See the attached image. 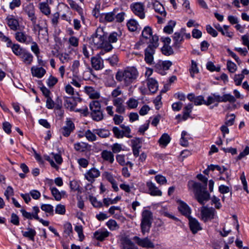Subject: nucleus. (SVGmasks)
<instances>
[{"label": "nucleus", "instance_id": "nucleus-1", "mask_svg": "<svg viewBox=\"0 0 249 249\" xmlns=\"http://www.w3.org/2000/svg\"><path fill=\"white\" fill-rule=\"evenodd\" d=\"M139 76V72L134 67H127L124 70L118 71L116 74V80L123 82L126 86L135 82Z\"/></svg>", "mask_w": 249, "mask_h": 249}, {"label": "nucleus", "instance_id": "nucleus-2", "mask_svg": "<svg viewBox=\"0 0 249 249\" xmlns=\"http://www.w3.org/2000/svg\"><path fill=\"white\" fill-rule=\"evenodd\" d=\"M192 186L195 198L200 204L204 205L210 198V195L206 190L207 187L198 182H194Z\"/></svg>", "mask_w": 249, "mask_h": 249}, {"label": "nucleus", "instance_id": "nucleus-3", "mask_svg": "<svg viewBox=\"0 0 249 249\" xmlns=\"http://www.w3.org/2000/svg\"><path fill=\"white\" fill-rule=\"evenodd\" d=\"M159 37L155 35L149 41V44L144 50V61L149 64L152 65L154 61V55L156 49L159 46Z\"/></svg>", "mask_w": 249, "mask_h": 249}, {"label": "nucleus", "instance_id": "nucleus-4", "mask_svg": "<svg viewBox=\"0 0 249 249\" xmlns=\"http://www.w3.org/2000/svg\"><path fill=\"white\" fill-rule=\"evenodd\" d=\"M33 212L32 213L27 212L24 209L20 210L22 216L28 219L32 220L35 219L40 223H41L44 226H48L49 224V222L48 221L44 220L42 218H40L38 215V213H39L40 210L37 206H34L33 207Z\"/></svg>", "mask_w": 249, "mask_h": 249}, {"label": "nucleus", "instance_id": "nucleus-5", "mask_svg": "<svg viewBox=\"0 0 249 249\" xmlns=\"http://www.w3.org/2000/svg\"><path fill=\"white\" fill-rule=\"evenodd\" d=\"M107 35L105 34L103 29L101 28H98L96 33L92 36L91 44H93L94 47L99 48L102 47L103 42L107 39Z\"/></svg>", "mask_w": 249, "mask_h": 249}, {"label": "nucleus", "instance_id": "nucleus-6", "mask_svg": "<svg viewBox=\"0 0 249 249\" xmlns=\"http://www.w3.org/2000/svg\"><path fill=\"white\" fill-rule=\"evenodd\" d=\"M120 127L122 128V130L116 126L113 127L112 131L115 137L118 139L123 138L124 137L128 138L132 137V136L130 135L131 129L129 126L122 124L120 125Z\"/></svg>", "mask_w": 249, "mask_h": 249}, {"label": "nucleus", "instance_id": "nucleus-7", "mask_svg": "<svg viewBox=\"0 0 249 249\" xmlns=\"http://www.w3.org/2000/svg\"><path fill=\"white\" fill-rule=\"evenodd\" d=\"M172 65L170 61H161L159 60L155 63L154 66V69L155 71L161 74H165V71L168 70Z\"/></svg>", "mask_w": 249, "mask_h": 249}, {"label": "nucleus", "instance_id": "nucleus-8", "mask_svg": "<svg viewBox=\"0 0 249 249\" xmlns=\"http://www.w3.org/2000/svg\"><path fill=\"white\" fill-rule=\"evenodd\" d=\"M74 129L75 125L71 119L67 118L65 125L60 129V131L63 136L68 137L73 131Z\"/></svg>", "mask_w": 249, "mask_h": 249}, {"label": "nucleus", "instance_id": "nucleus-9", "mask_svg": "<svg viewBox=\"0 0 249 249\" xmlns=\"http://www.w3.org/2000/svg\"><path fill=\"white\" fill-rule=\"evenodd\" d=\"M191 213V209L188 206V214ZM189 221L190 229L193 234L196 233L199 231L202 230L200 223L196 218L189 217L188 215Z\"/></svg>", "mask_w": 249, "mask_h": 249}, {"label": "nucleus", "instance_id": "nucleus-10", "mask_svg": "<svg viewBox=\"0 0 249 249\" xmlns=\"http://www.w3.org/2000/svg\"><path fill=\"white\" fill-rule=\"evenodd\" d=\"M15 37L18 42L27 45L31 44L33 41L32 36L28 35L23 31H17L15 34Z\"/></svg>", "mask_w": 249, "mask_h": 249}, {"label": "nucleus", "instance_id": "nucleus-11", "mask_svg": "<svg viewBox=\"0 0 249 249\" xmlns=\"http://www.w3.org/2000/svg\"><path fill=\"white\" fill-rule=\"evenodd\" d=\"M133 240L139 246L142 248L152 249L155 248L154 244L148 237L141 238L135 236L133 237Z\"/></svg>", "mask_w": 249, "mask_h": 249}, {"label": "nucleus", "instance_id": "nucleus-12", "mask_svg": "<svg viewBox=\"0 0 249 249\" xmlns=\"http://www.w3.org/2000/svg\"><path fill=\"white\" fill-rule=\"evenodd\" d=\"M113 106L115 107V111L120 114H124L125 107L124 105V100L122 98H116L112 100Z\"/></svg>", "mask_w": 249, "mask_h": 249}, {"label": "nucleus", "instance_id": "nucleus-13", "mask_svg": "<svg viewBox=\"0 0 249 249\" xmlns=\"http://www.w3.org/2000/svg\"><path fill=\"white\" fill-rule=\"evenodd\" d=\"M24 11L28 15L29 19L31 21L33 25H35L36 22L37 18L35 15V8L33 3L28 4L24 8Z\"/></svg>", "mask_w": 249, "mask_h": 249}, {"label": "nucleus", "instance_id": "nucleus-14", "mask_svg": "<svg viewBox=\"0 0 249 249\" xmlns=\"http://www.w3.org/2000/svg\"><path fill=\"white\" fill-rule=\"evenodd\" d=\"M130 8L133 12L141 19L144 18L145 14L144 13V6L140 2H136L131 5Z\"/></svg>", "mask_w": 249, "mask_h": 249}, {"label": "nucleus", "instance_id": "nucleus-15", "mask_svg": "<svg viewBox=\"0 0 249 249\" xmlns=\"http://www.w3.org/2000/svg\"><path fill=\"white\" fill-rule=\"evenodd\" d=\"M6 23L10 29L16 31L19 29V24L18 20L13 15H8L5 18Z\"/></svg>", "mask_w": 249, "mask_h": 249}, {"label": "nucleus", "instance_id": "nucleus-16", "mask_svg": "<svg viewBox=\"0 0 249 249\" xmlns=\"http://www.w3.org/2000/svg\"><path fill=\"white\" fill-rule=\"evenodd\" d=\"M100 175L99 170L94 167L88 170L85 174V178L90 183L94 181L95 178L99 177Z\"/></svg>", "mask_w": 249, "mask_h": 249}, {"label": "nucleus", "instance_id": "nucleus-17", "mask_svg": "<svg viewBox=\"0 0 249 249\" xmlns=\"http://www.w3.org/2000/svg\"><path fill=\"white\" fill-rule=\"evenodd\" d=\"M215 210L213 208H208L203 207L201 211L202 218L204 221H206L209 219H212L214 218Z\"/></svg>", "mask_w": 249, "mask_h": 249}, {"label": "nucleus", "instance_id": "nucleus-18", "mask_svg": "<svg viewBox=\"0 0 249 249\" xmlns=\"http://www.w3.org/2000/svg\"><path fill=\"white\" fill-rule=\"evenodd\" d=\"M91 64L92 67L96 71L104 68L103 60L99 55H96L91 58Z\"/></svg>", "mask_w": 249, "mask_h": 249}, {"label": "nucleus", "instance_id": "nucleus-19", "mask_svg": "<svg viewBox=\"0 0 249 249\" xmlns=\"http://www.w3.org/2000/svg\"><path fill=\"white\" fill-rule=\"evenodd\" d=\"M146 186L148 189L149 193L152 196H161L162 193L156 186L155 184L152 181H148L146 182Z\"/></svg>", "mask_w": 249, "mask_h": 249}, {"label": "nucleus", "instance_id": "nucleus-20", "mask_svg": "<svg viewBox=\"0 0 249 249\" xmlns=\"http://www.w3.org/2000/svg\"><path fill=\"white\" fill-rule=\"evenodd\" d=\"M80 99L78 97H75L74 98L66 97L65 100L64 106L67 108L71 111H73L77 105L76 100H80Z\"/></svg>", "mask_w": 249, "mask_h": 249}, {"label": "nucleus", "instance_id": "nucleus-21", "mask_svg": "<svg viewBox=\"0 0 249 249\" xmlns=\"http://www.w3.org/2000/svg\"><path fill=\"white\" fill-rule=\"evenodd\" d=\"M153 8L155 11L160 14L161 17L165 18L166 16V12L163 5L158 1H155L152 2Z\"/></svg>", "mask_w": 249, "mask_h": 249}, {"label": "nucleus", "instance_id": "nucleus-22", "mask_svg": "<svg viewBox=\"0 0 249 249\" xmlns=\"http://www.w3.org/2000/svg\"><path fill=\"white\" fill-rule=\"evenodd\" d=\"M7 47L10 48L14 54L19 57L26 50L21 47L20 45L16 43H13L12 41L11 42V44L9 45Z\"/></svg>", "mask_w": 249, "mask_h": 249}, {"label": "nucleus", "instance_id": "nucleus-23", "mask_svg": "<svg viewBox=\"0 0 249 249\" xmlns=\"http://www.w3.org/2000/svg\"><path fill=\"white\" fill-rule=\"evenodd\" d=\"M19 58L25 65H30L33 62L34 57L32 53L25 50Z\"/></svg>", "mask_w": 249, "mask_h": 249}, {"label": "nucleus", "instance_id": "nucleus-24", "mask_svg": "<svg viewBox=\"0 0 249 249\" xmlns=\"http://www.w3.org/2000/svg\"><path fill=\"white\" fill-rule=\"evenodd\" d=\"M121 241L123 249H138L134 243L126 237H123Z\"/></svg>", "mask_w": 249, "mask_h": 249}, {"label": "nucleus", "instance_id": "nucleus-25", "mask_svg": "<svg viewBox=\"0 0 249 249\" xmlns=\"http://www.w3.org/2000/svg\"><path fill=\"white\" fill-rule=\"evenodd\" d=\"M101 155L104 160L107 161L110 163H112L114 161V156L112 152L104 150L101 152Z\"/></svg>", "mask_w": 249, "mask_h": 249}, {"label": "nucleus", "instance_id": "nucleus-26", "mask_svg": "<svg viewBox=\"0 0 249 249\" xmlns=\"http://www.w3.org/2000/svg\"><path fill=\"white\" fill-rule=\"evenodd\" d=\"M176 201L178 205V212L183 215L187 217V204L181 199L176 198Z\"/></svg>", "mask_w": 249, "mask_h": 249}, {"label": "nucleus", "instance_id": "nucleus-27", "mask_svg": "<svg viewBox=\"0 0 249 249\" xmlns=\"http://www.w3.org/2000/svg\"><path fill=\"white\" fill-rule=\"evenodd\" d=\"M188 100L193 102L194 104L196 106L204 104V102L206 101L204 100L203 96L200 95L195 97L193 94H188Z\"/></svg>", "mask_w": 249, "mask_h": 249}, {"label": "nucleus", "instance_id": "nucleus-28", "mask_svg": "<svg viewBox=\"0 0 249 249\" xmlns=\"http://www.w3.org/2000/svg\"><path fill=\"white\" fill-rule=\"evenodd\" d=\"M31 71L34 76L39 78L42 77L46 73L45 70L42 67L33 66L31 68Z\"/></svg>", "mask_w": 249, "mask_h": 249}, {"label": "nucleus", "instance_id": "nucleus-29", "mask_svg": "<svg viewBox=\"0 0 249 249\" xmlns=\"http://www.w3.org/2000/svg\"><path fill=\"white\" fill-rule=\"evenodd\" d=\"M90 148V145L88 143L85 142H78L74 144V149L78 152H84Z\"/></svg>", "mask_w": 249, "mask_h": 249}, {"label": "nucleus", "instance_id": "nucleus-30", "mask_svg": "<svg viewBox=\"0 0 249 249\" xmlns=\"http://www.w3.org/2000/svg\"><path fill=\"white\" fill-rule=\"evenodd\" d=\"M147 86L149 90L152 93H155L158 89V84L157 81L154 78H147Z\"/></svg>", "mask_w": 249, "mask_h": 249}, {"label": "nucleus", "instance_id": "nucleus-31", "mask_svg": "<svg viewBox=\"0 0 249 249\" xmlns=\"http://www.w3.org/2000/svg\"><path fill=\"white\" fill-rule=\"evenodd\" d=\"M109 234V232L107 230H98L94 232V235L97 240L102 241L108 236Z\"/></svg>", "mask_w": 249, "mask_h": 249}, {"label": "nucleus", "instance_id": "nucleus-32", "mask_svg": "<svg viewBox=\"0 0 249 249\" xmlns=\"http://www.w3.org/2000/svg\"><path fill=\"white\" fill-rule=\"evenodd\" d=\"M185 29L182 28L179 32H176L174 34L173 39L176 45H178L183 40V36L185 35Z\"/></svg>", "mask_w": 249, "mask_h": 249}, {"label": "nucleus", "instance_id": "nucleus-33", "mask_svg": "<svg viewBox=\"0 0 249 249\" xmlns=\"http://www.w3.org/2000/svg\"><path fill=\"white\" fill-rule=\"evenodd\" d=\"M142 36L143 39H151L153 36L152 28L149 26L145 27L142 31Z\"/></svg>", "mask_w": 249, "mask_h": 249}, {"label": "nucleus", "instance_id": "nucleus-34", "mask_svg": "<svg viewBox=\"0 0 249 249\" xmlns=\"http://www.w3.org/2000/svg\"><path fill=\"white\" fill-rule=\"evenodd\" d=\"M153 218L152 213L148 210H144L142 213L141 221L152 222Z\"/></svg>", "mask_w": 249, "mask_h": 249}, {"label": "nucleus", "instance_id": "nucleus-35", "mask_svg": "<svg viewBox=\"0 0 249 249\" xmlns=\"http://www.w3.org/2000/svg\"><path fill=\"white\" fill-rule=\"evenodd\" d=\"M217 97H220V95L216 93H212L211 96H209L207 98V100L204 102V105L209 106L215 102L217 103L220 102L219 100V98Z\"/></svg>", "mask_w": 249, "mask_h": 249}, {"label": "nucleus", "instance_id": "nucleus-36", "mask_svg": "<svg viewBox=\"0 0 249 249\" xmlns=\"http://www.w3.org/2000/svg\"><path fill=\"white\" fill-rule=\"evenodd\" d=\"M27 231H22L24 237L28 238L32 241H35V236L36 235V231L34 229L28 228Z\"/></svg>", "mask_w": 249, "mask_h": 249}, {"label": "nucleus", "instance_id": "nucleus-37", "mask_svg": "<svg viewBox=\"0 0 249 249\" xmlns=\"http://www.w3.org/2000/svg\"><path fill=\"white\" fill-rule=\"evenodd\" d=\"M218 97L219 98L218 101H220V102H229L233 103L236 101L235 98L231 94H225L223 96H220V97Z\"/></svg>", "mask_w": 249, "mask_h": 249}, {"label": "nucleus", "instance_id": "nucleus-38", "mask_svg": "<svg viewBox=\"0 0 249 249\" xmlns=\"http://www.w3.org/2000/svg\"><path fill=\"white\" fill-rule=\"evenodd\" d=\"M35 27H36L38 29V32L40 33L42 31H44V34H42V35L47 36H48V26L46 23V21H44V24H42V23L36 24V23L35 25H33Z\"/></svg>", "mask_w": 249, "mask_h": 249}, {"label": "nucleus", "instance_id": "nucleus-39", "mask_svg": "<svg viewBox=\"0 0 249 249\" xmlns=\"http://www.w3.org/2000/svg\"><path fill=\"white\" fill-rule=\"evenodd\" d=\"M93 131L95 134L98 135L100 137L106 138L108 137L110 135V133L108 129L104 128L94 129Z\"/></svg>", "mask_w": 249, "mask_h": 249}, {"label": "nucleus", "instance_id": "nucleus-40", "mask_svg": "<svg viewBox=\"0 0 249 249\" xmlns=\"http://www.w3.org/2000/svg\"><path fill=\"white\" fill-rule=\"evenodd\" d=\"M170 141L171 138L169 135L167 133H164L159 140V142L160 145L165 147L170 142Z\"/></svg>", "mask_w": 249, "mask_h": 249}, {"label": "nucleus", "instance_id": "nucleus-41", "mask_svg": "<svg viewBox=\"0 0 249 249\" xmlns=\"http://www.w3.org/2000/svg\"><path fill=\"white\" fill-rule=\"evenodd\" d=\"M40 11L44 15L48 16L51 13V9L47 2H43L39 3Z\"/></svg>", "mask_w": 249, "mask_h": 249}, {"label": "nucleus", "instance_id": "nucleus-42", "mask_svg": "<svg viewBox=\"0 0 249 249\" xmlns=\"http://www.w3.org/2000/svg\"><path fill=\"white\" fill-rule=\"evenodd\" d=\"M86 90L89 97L91 99H98L100 97V94L95 91L92 87H87Z\"/></svg>", "mask_w": 249, "mask_h": 249}, {"label": "nucleus", "instance_id": "nucleus-43", "mask_svg": "<svg viewBox=\"0 0 249 249\" xmlns=\"http://www.w3.org/2000/svg\"><path fill=\"white\" fill-rule=\"evenodd\" d=\"M89 106L91 112L101 111V104L98 101H92L90 103Z\"/></svg>", "mask_w": 249, "mask_h": 249}, {"label": "nucleus", "instance_id": "nucleus-44", "mask_svg": "<svg viewBox=\"0 0 249 249\" xmlns=\"http://www.w3.org/2000/svg\"><path fill=\"white\" fill-rule=\"evenodd\" d=\"M152 225V222L141 221V229L142 233L144 235L145 233H148L150 231Z\"/></svg>", "mask_w": 249, "mask_h": 249}, {"label": "nucleus", "instance_id": "nucleus-45", "mask_svg": "<svg viewBox=\"0 0 249 249\" xmlns=\"http://www.w3.org/2000/svg\"><path fill=\"white\" fill-rule=\"evenodd\" d=\"M121 199V197L119 196H116L114 199L105 198L103 199V203L105 206L108 207L110 204H116Z\"/></svg>", "mask_w": 249, "mask_h": 249}, {"label": "nucleus", "instance_id": "nucleus-46", "mask_svg": "<svg viewBox=\"0 0 249 249\" xmlns=\"http://www.w3.org/2000/svg\"><path fill=\"white\" fill-rule=\"evenodd\" d=\"M67 2L71 8L76 11L79 14L81 15L83 12L82 8L73 0H67Z\"/></svg>", "mask_w": 249, "mask_h": 249}, {"label": "nucleus", "instance_id": "nucleus-47", "mask_svg": "<svg viewBox=\"0 0 249 249\" xmlns=\"http://www.w3.org/2000/svg\"><path fill=\"white\" fill-rule=\"evenodd\" d=\"M190 75L192 77H195V74L199 72V70L196 62L194 60L191 61V66L189 70Z\"/></svg>", "mask_w": 249, "mask_h": 249}, {"label": "nucleus", "instance_id": "nucleus-48", "mask_svg": "<svg viewBox=\"0 0 249 249\" xmlns=\"http://www.w3.org/2000/svg\"><path fill=\"white\" fill-rule=\"evenodd\" d=\"M96 134L94 131L92 132L89 129L85 131L84 136L89 142H93L97 140Z\"/></svg>", "mask_w": 249, "mask_h": 249}, {"label": "nucleus", "instance_id": "nucleus-49", "mask_svg": "<svg viewBox=\"0 0 249 249\" xmlns=\"http://www.w3.org/2000/svg\"><path fill=\"white\" fill-rule=\"evenodd\" d=\"M176 24V21L174 20H170L168 22V24L164 27L163 29L164 32L168 34H170L173 33V28L175 26Z\"/></svg>", "mask_w": 249, "mask_h": 249}, {"label": "nucleus", "instance_id": "nucleus-50", "mask_svg": "<svg viewBox=\"0 0 249 249\" xmlns=\"http://www.w3.org/2000/svg\"><path fill=\"white\" fill-rule=\"evenodd\" d=\"M138 26L139 24L138 22L134 19H130L127 23L128 29L131 32H134L136 31L138 29Z\"/></svg>", "mask_w": 249, "mask_h": 249}, {"label": "nucleus", "instance_id": "nucleus-51", "mask_svg": "<svg viewBox=\"0 0 249 249\" xmlns=\"http://www.w3.org/2000/svg\"><path fill=\"white\" fill-rule=\"evenodd\" d=\"M118 9H114L112 11L105 14V19L107 22H112L115 19L116 11Z\"/></svg>", "mask_w": 249, "mask_h": 249}, {"label": "nucleus", "instance_id": "nucleus-52", "mask_svg": "<svg viewBox=\"0 0 249 249\" xmlns=\"http://www.w3.org/2000/svg\"><path fill=\"white\" fill-rule=\"evenodd\" d=\"M162 53L166 56H169L172 54L174 53L172 47L167 44H164L163 46L161 48Z\"/></svg>", "mask_w": 249, "mask_h": 249}, {"label": "nucleus", "instance_id": "nucleus-53", "mask_svg": "<svg viewBox=\"0 0 249 249\" xmlns=\"http://www.w3.org/2000/svg\"><path fill=\"white\" fill-rule=\"evenodd\" d=\"M110 43H110L109 41H107L106 39L105 40V41L103 42V45H102V47H99L103 49V50H102L100 52V54H104V50L106 52H109L112 49L113 47Z\"/></svg>", "mask_w": 249, "mask_h": 249}, {"label": "nucleus", "instance_id": "nucleus-54", "mask_svg": "<svg viewBox=\"0 0 249 249\" xmlns=\"http://www.w3.org/2000/svg\"><path fill=\"white\" fill-rule=\"evenodd\" d=\"M91 116L93 120L99 121L103 119L104 115L102 111L91 112Z\"/></svg>", "mask_w": 249, "mask_h": 249}, {"label": "nucleus", "instance_id": "nucleus-55", "mask_svg": "<svg viewBox=\"0 0 249 249\" xmlns=\"http://www.w3.org/2000/svg\"><path fill=\"white\" fill-rule=\"evenodd\" d=\"M89 200L94 207L100 208L103 206V204L101 201H98L96 197L90 195H89Z\"/></svg>", "mask_w": 249, "mask_h": 249}, {"label": "nucleus", "instance_id": "nucleus-56", "mask_svg": "<svg viewBox=\"0 0 249 249\" xmlns=\"http://www.w3.org/2000/svg\"><path fill=\"white\" fill-rule=\"evenodd\" d=\"M50 190L52 195L54 197L55 199L57 201L61 200L62 196L60 192L55 187H51Z\"/></svg>", "mask_w": 249, "mask_h": 249}, {"label": "nucleus", "instance_id": "nucleus-57", "mask_svg": "<svg viewBox=\"0 0 249 249\" xmlns=\"http://www.w3.org/2000/svg\"><path fill=\"white\" fill-rule=\"evenodd\" d=\"M107 226L111 231L116 230L119 228L116 221L113 219L109 220L106 223Z\"/></svg>", "mask_w": 249, "mask_h": 249}, {"label": "nucleus", "instance_id": "nucleus-58", "mask_svg": "<svg viewBox=\"0 0 249 249\" xmlns=\"http://www.w3.org/2000/svg\"><path fill=\"white\" fill-rule=\"evenodd\" d=\"M121 35V32H119V33H117L116 32H113L110 34L108 36V41L110 43H115L116 42L118 39V37H120Z\"/></svg>", "mask_w": 249, "mask_h": 249}, {"label": "nucleus", "instance_id": "nucleus-59", "mask_svg": "<svg viewBox=\"0 0 249 249\" xmlns=\"http://www.w3.org/2000/svg\"><path fill=\"white\" fill-rule=\"evenodd\" d=\"M59 58L62 63L68 62L71 60L70 55L67 53H62L58 54Z\"/></svg>", "mask_w": 249, "mask_h": 249}, {"label": "nucleus", "instance_id": "nucleus-60", "mask_svg": "<svg viewBox=\"0 0 249 249\" xmlns=\"http://www.w3.org/2000/svg\"><path fill=\"white\" fill-rule=\"evenodd\" d=\"M113 153H117L123 150V145L118 143H115L111 146Z\"/></svg>", "mask_w": 249, "mask_h": 249}, {"label": "nucleus", "instance_id": "nucleus-61", "mask_svg": "<svg viewBox=\"0 0 249 249\" xmlns=\"http://www.w3.org/2000/svg\"><path fill=\"white\" fill-rule=\"evenodd\" d=\"M126 104L129 108H136L138 105V102L137 100L131 98L127 101Z\"/></svg>", "mask_w": 249, "mask_h": 249}, {"label": "nucleus", "instance_id": "nucleus-62", "mask_svg": "<svg viewBox=\"0 0 249 249\" xmlns=\"http://www.w3.org/2000/svg\"><path fill=\"white\" fill-rule=\"evenodd\" d=\"M69 44L73 47H77L79 45V39L74 36H71L68 40Z\"/></svg>", "mask_w": 249, "mask_h": 249}, {"label": "nucleus", "instance_id": "nucleus-63", "mask_svg": "<svg viewBox=\"0 0 249 249\" xmlns=\"http://www.w3.org/2000/svg\"><path fill=\"white\" fill-rule=\"evenodd\" d=\"M59 16L60 15L58 12H56L52 15L51 17V23L53 26L56 27L57 25Z\"/></svg>", "mask_w": 249, "mask_h": 249}, {"label": "nucleus", "instance_id": "nucleus-64", "mask_svg": "<svg viewBox=\"0 0 249 249\" xmlns=\"http://www.w3.org/2000/svg\"><path fill=\"white\" fill-rule=\"evenodd\" d=\"M21 4V0H12L9 3V8L13 10L16 8L20 7Z\"/></svg>", "mask_w": 249, "mask_h": 249}]
</instances>
